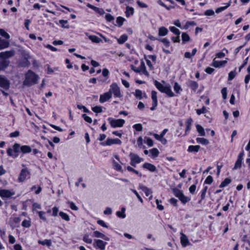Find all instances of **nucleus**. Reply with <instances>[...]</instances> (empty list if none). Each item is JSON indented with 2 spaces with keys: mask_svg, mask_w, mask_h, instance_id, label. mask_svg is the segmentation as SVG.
Returning a JSON list of instances; mask_svg holds the SVG:
<instances>
[{
  "mask_svg": "<svg viewBox=\"0 0 250 250\" xmlns=\"http://www.w3.org/2000/svg\"><path fill=\"white\" fill-rule=\"evenodd\" d=\"M38 77L32 71L29 70L25 75V79L23 81L25 85H32L37 83Z\"/></svg>",
  "mask_w": 250,
  "mask_h": 250,
  "instance_id": "f257e3e1",
  "label": "nucleus"
},
{
  "mask_svg": "<svg viewBox=\"0 0 250 250\" xmlns=\"http://www.w3.org/2000/svg\"><path fill=\"white\" fill-rule=\"evenodd\" d=\"M172 191L175 196L178 197L182 203H186L190 200V198L185 196L180 190L174 188Z\"/></svg>",
  "mask_w": 250,
  "mask_h": 250,
  "instance_id": "f03ea898",
  "label": "nucleus"
},
{
  "mask_svg": "<svg viewBox=\"0 0 250 250\" xmlns=\"http://www.w3.org/2000/svg\"><path fill=\"white\" fill-rule=\"evenodd\" d=\"M108 92L111 94L113 93L114 96L117 97H121L122 96L120 88L116 83H113L111 84Z\"/></svg>",
  "mask_w": 250,
  "mask_h": 250,
  "instance_id": "7ed1b4c3",
  "label": "nucleus"
},
{
  "mask_svg": "<svg viewBox=\"0 0 250 250\" xmlns=\"http://www.w3.org/2000/svg\"><path fill=\"white\" fill-rule=\"evenodd\" d=\"M15 194V192L13 190L2 189L0 188V197L2 198H9Z\"/></svg>",
  "mask_w": 250,
  "mask_h": 250,
  "instance_id": "20e7f679",
  "label": "nucleus"
},
{
  "mask_svg": "<svg viewBox=\"0 0 250 250\" xmlns=\"http://www.w3.org/2000/svg\"><path fill=\"white\" fill-rule=\"evenodd\" d=\"M109 123L112 127H122L123 126L125 121L123 119H113L111 118L108 119Z\"/></svg>",
  "mask_w": 250,
  "mask_h": 250,
  "instance_id": "39448f33",
  "label": "nucleus"
},
{
  "mask_svg": "<svg viewBox=\"0 0 250 250\" xmlns=\"http://www.w3.org/2000/svg\"><path fill=\"white\" fill-rule=\"evenodd\" d=\"M10 82L5 76L0 75V86L5 90H8Z\"/></svg>",
  "mask_w": 250,
  "mask_h": 250,
  "instance_id": "423d86ee",
  "label": "nucleus"
},
{
  "mask_svg": "<svg viewBox=\"0 0 250 250\" xmlns=\"http://www.w3.org/2000/svg\"><path fill=\"white\" fill-rule=\"evenodd\" d=\"M244 152H241L238 156L236 162L235 163L234 166L233 168V170L240 169L242 166V161L243 159Z\"/></svg>",
  "mask_w": 250,
  "mask_h": 250,
  "instance_id": "0eeeda50",
  "label": "nucleus"
},
{
  "mask_svg": "<svg viewBox=\"0 0 250 250\" xmlns=\"http://www.w3.org/2000/svg\"><path fill=\"white\" fill-rule=\"evenodd\" d=\"M29 174L30 172L27 168L22 169L19 177L18 180L20 182L24 181Z\"/></svg>",
  "mask_w": 250,
  "mask_h": 250,
  "instance_id": "6e6552de",
  "label": "nucleus"
},
{
  "mask_svg": "<svg viewBox=\"0 0 250 250\" xmlns=\"http://www.w3.org/2000/svg\"><path fill=\"white\" fill-rule=\"evenodd\" d=\"M28 55H25L20 61L19 65L21 67H28L30 64V62L28 61L29 58Z\"/></svg>",
  "mask_w": 250,
  "mask_h": 250,
  "instance_id": "1a4fd4ad",
  "label": "nucleus"
},
{
  "mask_svg": "<svg viewBox=\"0 0 250 250\" xmlns=\"http://www.w3.org/2000/svg\"><path fill=\"white\" fill-rule=\"evenodd\" d=\"M106 244V242H104L103 240L100 239H96L95 240V242L93 245L96 248L100 249L101 250H104L105 249Z\"/></svg>",
  "mask_w": 250,
  "mask_h": 250,
  "instance_id": "9d476101",
  "label": "nucleus"
},
{
  "mask_svg": "<svg viewBox=\"0 0 250 250\" xmlns=\"http://www.w3.org/2000/svg\"><path fill=\"white\" fill-rule=\"evenodd\" d=\"M15 55L14 50L6 51L0 53V58L5 59L13 56Z\"/></svg>",
  "mask_w": 250,
  "mask_h": 250,
  "instance_id": "9b49d317",
  "label": "nucleus"
},
{
  "mask_svg": "<svg viewBox=\"0 0 250 250\" xmlns=\"http://www.w3.org/2000/svg\"><path fill=\"white\" fill-rule=\"evenodd\" d=\"M121 141L119 139H108L105 143H102L101 145H107L110 146L113 144H118L120 145L121 144Z\"/></svg>",
  "mask_w": 250,
  "mask_h": 250,
  "instance_id": "f8f14e48",
  "label": "nucleus"
},
{
  "mask_svg": "<svg viewBox=\"0 0 250 250\" xmlns=\"http://www.w3.org/2000/svg\"><path fill=\"white\" fill-rule=\"evenodd\" d=\"M181 234V243L183 247H186L188 245H190V243L189 242V240L187 237V236L184 234L183 232H180Z\"/></svg>",
  "mask_w": 250,
  "mask_h": 250,
  "instance_id": "ddd939ff",
  "label": "nucleus"
},
{
  "mask_svg": "<svg viewBox=\"0 0 250 250\" xmlns=\"http://www.w3.org/2000/svg\"><path fill=\"white\" fill-rule=\"evenodd\" d=\"M228 62V59H226V60L222 61H216L214 59L213 60L211 65L214 66V67L218 68L221 67L222 66H224Z\"/></svg>",
  "mask_w": 250,
  "mask_h": 250,
  "instance_id": "4468645a",
  "label": "nucleus"
},
{
  "mask_svg": "<svg viewBox=\"0 0 250 250\" xmlns=\"http://www.w3.org/2000/svg\"><path fill=\"white\" fill-rule=\"evenodd\" d=\"M111 97V94L110 92H105L100 96L99 101L101 103H103L110 99Z\"/></svg>",
  "mask_w": 250,
  "mask_h": 250,
  "instance_id": "2eb2a0df",
  "label": "nucleus"
},
{
  "mask_svg": "<svg viewBox=\"0 0 250 250\" xmlns=\"http://www.w3.org/2000/svg\"><path fill=\"white\" fill-rule=\"evenodd\" d=\"M129 156L131 160H132L137 163H140L144 161V159L140 158L138 155L132 153H130Z\"/></svg>",
  "mask_w": 250,
  "mask_h": 250,
  "instance_id": "dca6fc26",
  "label": "nucleus"
},
{
  "mask_svg": "<svg viewBox=\"0 0 250 250\" xmlns=\"http://www.w3.org/2000/svg\"><path fill=\"white\" fill-rule=\"evenodd\" d=\"M139 188L140 189H142L145 193L146 196H149L151 194L152 192L151 190L146 187L144 186L142 184H140L139 186Z\"/></svg>",
  "mask_w": 250,
  "mask_h": 250,
  "instance_id": "f3484780",
  "label": "nucleus"
},
{
  "mask_svg": "<svg viewBox=\"0 0 250 250\" xmlns=\"http://www.w3.org/2000/svg\"><path fill=\"white\" fill-rule=\"evenodd\" d=\"M93 235L96 237L103 238L105 241H109L110 240V239L109 237L105 236L104 234L103 233H102L98 231H95L93 232Z\"/></svg>",
  "mask_w": 250,
  "mask_h": 250,
  "instance_id": "a211bd4d",
  "label": "nucleus"
},
{
  "mask_svg": "<svg viewBox=\"0 0 250 250\" xmlns=\"http://www.w3.org/2000/svg\"><path fill=\"white\" fill-rule=\"evenodd\" d=\"M139 70L140 71V73L142 72L143 74H145L146 76H148L149 74L147 71L146 69V67L145 65V63L143 61L141 62V64L139 67Z\"/></svg>",
  "mask_w": 250,
  "mask_h": 250,
  "instance_id": "6ab92c4d",
  "label": "nucleus"
},
{
  "mask_svg": "<svg viewBox=\"0 0 250 250\" xmlns=\"http://www.w3.org/2000/svg\"><path fill=\"white\" fill-rule=\"evenodd\" d=\"M143 167L146 168L151 172H154L156 170V167L152 164L150 163H146L143 166Z\"/></svg>",
  "mask_w": 250,
  "mask_h": 250,
  "instance_id": "aec40b11",
  "label": "nucleus"
},
{
  "mask_svg": "<svg viewBox=\"0 0 250 250\" xmlns=\"http://www.w3.org/2000/svg\"><path fill=\"white\" fill-rule=\"evenodd\" d=\"M9 45V42L8 41L0 38V49L7 48Z\"/></svg>",
  "mask_w": 250,
  "mask_h": 250,
  "instance_id": "412c9836",
  "label": "nucleus"
},
{
  "mask_svg": "<svg viewBox=\"0 0 250 250\" xmlns=\"http://www.w3.org/2000/svg\"><path fill=\"white\" fill-rule=\"evenodd\" d=\"M168 30L165 27H161L159 28L158 35L159 36H164L167 34Z\"/></svg>",
  "mask_w": 250,
  "mask_h": 250,
  "instance_id": "4be33fe9",
  "label": "nucleus"
},
{
  "mask_svg": "<svg viewBox=\"0 0 250 250\" xmlns=\"http://www.w3.org/2000/svg\"><path fill=\"white\" fill-rule=\"evenodd\" d=\"M162 93H166L169 97H173L174 96V94L171 91L169 85H166V87L165 88L164 90L163 91Z\"/></svg>",
  "mask_w": 250,
  "mask_h": 250,
  "instance_id": "5701e85b",
  "label": "nucleus"
},
{
  "mask_svg": "<svg viewBox=\"0 0 250 250\" xmlns=\"http://www.w3.org/2000/svg\"><path fill=\"white\" fill-rule=\"evenodd\" d=\"M9 63L8 61L4 59L0 61V70L5 68L9 65Z\"/></svg>",
  "mask_w": 250,
  "mask_h": 250,
  "instance_id": "b1692460",
  "label": "nucleus"
},
{
  "mask_svg": "<svg viewBox=\"0 0 250 250\" xmlns=\"http://www.w3.org/2000/svg\"><path fill=\"white\" fill-rule=\"evenodd\" d=\"M21 151L23 153H28L32 151V149L30 146L24 145L21 146Z\"/></svg>",
  "mask_w": 250,
  "mask_h": 250,
  "instance_id": "393cba45",
  "label": "nucleus"
},
{
  "mask_svg": "<svg viewBox=\"0 0 250 250\" xmlns=\"http://www.w3.org/2000/svg\"><path fill=\"white\" fill-rule=\"evenodd\" d=\"M200 148V146H188V151L189 152H197Z\"/></svg>",
  "mask_w": 250,
  "mask_h": 250,
  "instance_id": "a878e982",
  "label": "nucleus"
},
{
  "mask_svg": "<svg viewBox=\"0 0 250 250\" xmlns=\"http://www.w3.org/2000/svg\"><path fill=\"white\" fill-rule=\"evenodd\" d=\"M231 3V0H230L228 3L226 4V6L217 8L215 10L216 13H219L222 12L223 11L225 10L230 5Z\"/></svg>",
  "mask_w": 250,
  "mask_h": 250,
  "instance_id": "bb28decb",
  "label": "nucleus"
},
{
  "mask_svg": "<svg viewBox=\"0 0 250 250\" xmlns=\"http://www.w3.org/2000/svg\"><path fill=\"white\" fill-rule=\"evenodd\" d=\"M155 85L157 87V88L161 92L164 90L165 88L166 87V85L164 86L162 84H161L160 82L155 80L154 82Z\"/></svg>",
  "mask_w": 250,
  "mask_h": 250,
  "instance_id": "cd10ccee",
  "label": "nucleus"
},
{
  "mask_svg": "<svg viewBox=\"0 0 250 250\" xmlns=\"http://www.w3.org/2000/svg\"><path fill=\"white\" fill-rule=\"evenodd\" d=\"M188 86L193 90L196 91L198 87L197 83L193 81H190L188 82Z\"/></svg>",
  "mask_w": 250,
  "mask_h": 250,
  "instance_id": "c85d7f7f",
  "label": "nucleus"
},
{
  "mask_svg": "<svg viewBox=\"0 0 250 250\" xmlns=\"http://www.w3.org/2000/svg\"><path fill=\"white\" fill-rule=\"evenodd\" d=\"M89 39L93 42L99 43L102 42V40L97 36L94 35H90L88 37Z\"/></svg>",
  "mask_w": 250,
  "mask_h": 250,
  "instance_id": "c756f323",
  "label": "nucleus"
},
{
  "mask_svg": "<svg viewBox=\"0 0 250 250\" xmlns=\"http://www.w3.org/2000/svg\"><path fill=\"white\" fill-rule=\"evenodd\" d=\"M196 141L198 143L205 145H207L209 144V141L204 138H197Z\"/></svg>",
  "mask_w": 250,
  "mask_h": 250,
  "instance_id": "7c9ffc66",
  "label": "nucleus"
},
{
  "mask_svg": "<svg viewBox=\"0 0 250 250\" xmlns=\"http://www.w3.org/2000/svg\"><path fill=\"white\" fill-rule=\"evenodd\" d=\"M83 240L87 244H91L92 242V239L90 237L89 235L88 234H85L83 235Z\"/></svg>",
  "mask_w": 250,
  "mask_h": 250,
  "instance_id": "2f4dec72",
  "label": "nucleus"
},
{
  "mask_svg": "<svg viewBox=\"0 0 250 250\" xmlns=\"http://www.w3.org/2000/svg\"><path fill=\"white\" fill-rule=\"evenodd\" d=\"M134 13V9L132 7L127 6L126 7L125 14L127 17L130 15H133Z\"/></svg>",
  "mask_w": 250,
  "mask_h": 250,
  "instance_id": "473e14b6",
  "label": "nucleus"
},
{
  "mask_svg": "<svg viewBox=\"0 0 250 250\" xmlns=\"http://www.w3.org/2000/svg\"><path fill=\"white\" fill-rule=\"evenodd\" d=\"M196 128L197 131L200 134L201 136H204L205 135L204 129L201 125H196Z\"/></svg>",
  "mask_w": 250,
  "mask_h": 250,
  "instance_id": "72a5a7b5",
  "label": "nucleus"
},
{
  "mask_svg": "<svg viewBox=\"0 0 250 250\" xmlns=\"http://www.w3.org/2000/svg\"><path fill=\"white\" fill-rule=\"evenodd\" d=\"M127 36L126 35L124 34L118 39L117 41L119 44H123L127 40Z\"/></svg>",
  "mask_w": 250,
  "mask_h": 250,
  "instance_id": "f704fd0d",
  "label": "nucleus"
},
{
  "mask_svg": "<svg viewBox=\"0 0 250 250\" xmlns=\"http://www.w3.org/2000/svg\"><path fill=\"white\" fill-rule=\"evenodd\" d=\"M182 40L183 43H185L190 40V37L186 33H183L182 34Z\"/></svg>",
  "mask_w": 250,
  "mask_h": 250,
  "instance_id": "c9c22d12",
  "label": "nucleus"
},
{
  "mask_svg": "<svg viewBox=\"0 0 250 250\" xmlns=\"http://www.w3.org/2000/svg\"><path fill=\"white\" fill-rule=\"evenodd\" d=\"M231 182V180L229 178H226L220 185L219 187L221 188H224L230 184Z\"/></svg>",
  "mask_w": 250,
  "mask_h": 250,
  "instance_id": "e433bc0d",
  "label": "nucleus"
},
{
  "mask_svg": "<svg viewBox=\"0 0 250 250\" xmlns=\"http://www.w3.org/2000/svg\"><path fill=\"white\" fill-rule=\"evenodd\" d=\"M38 243L42 245H46L48 247H50L51 245V240L48 239H45L43 241L39 240Z\"/></svg>",
  "mask_w": 250,
  "mask_h": 250,
  "instance_id": "4c0bfd02",
  "label": "nucleus"
},
{
  "mask_svg": "<svg viewBox=\"0 0 250 250\" xmlns=\"http://www.w3.org/2000/svg\"><path fill=\"white\" fill-rule=\"evenodd\" d=\"M59 215L62 217V218L65 221H68L70 220V218L68 215L64 212L61 211L59 212Z\"/></svg>",
  "mask_w": 250,
  "mask_h": 250,
  "instance_id": "58836bf2",
  "label": "nucleus"
},
{
  "mask_svg": "<svg viewBox=\"0 0 250 250\" xmlns=\"http://www.w3.org/2000/svg\"><path fill=\"white\" fill-rule=\"evenodd\" d=\"M13 148L14 152H15V154H18V153L20 152V150H21V146L20 144L17 143L15 144L13 146Z\"/></svg>",
  "mask_w": 250,
  "mask_h": 250,
  "instance_id": "ea45409f",
  "label": "nucleus"
},
{
  "mask_svg": "<svg viewBox=\"0 0 250 250\" xmlns=\"http://www.w3.org/2000/svg\"><path fill=\"white\" fill-rule=\"evenodd\" d=\"M169 29L176 36H180L181 32L178 29L175 28L174 26H171L169 27Z\"/></svg>",
  "mask_w": 250,
  "mask_h": 250,
  "instance_id": "a19ab883",
  "label": "nucleus"
},
{
  "mask_svg": "<svg viewBox=\"0 0 250 250\" xmlns=\"http://www.w3.org/2000/svg\"><path fill=\"white\" fill-rule=\"evenodd\" d=\"M151 98L152 100V103H154V104L156 103H157V92L155 91H152L151 92Z\"/></svg>",
  "mask_w": 250,
  "mask_h": 250,
  "instance_id": "79ce46f5",
  "label": "nucleus"
},
{
  "mask_svg": "<svg viewBox=\"0 0 250 250\" xmlns=\"http://www.w3.org/2000/svg\"><path fill=\"white\" fill-rule=\"evenodd\" d=\"M150 152L151 153L152 156H153V157H157L159 153L158 149H157L156 148H153L151 149V150H150Z\"/></svg>",
  "mask_w": 250,
  "mask_h": 250,
  "instance_id": "37998d69",
  "label": "nucleus"
},
{
  "mask_svg": "<svg viewBox=\"0 0 250 250\" xmlns=\"http://www.w3.org/2000/svg\"><path fill=\"white\" fill-rule=\"evenodd\" d=\"M67 22L68 21L66 20H61L59 21V23L62 25V27L64 28L68 29L69 28V26L68 25H65Z\"/></svg>",
  "mask_w": 250,
  "mask_h": 250,
  "instance_id": "c03bdc74",
  "label": "nucleus"
},
{
  "mask_svg": "<svg viewBox=\"0 0 250 250\" xmlns=\"http://www.w3.org/2000/svg\"><path fill=\"white\" fill-rule=\"evenodd\" d=\"M159 41L163 42L166 47H168L170 45V42L168 41V39L167 38H164V39H158Z\"/></svg>",
  "mask_w": 250,
  "mask_h": 250,
  "instance_id": "a18cd8bd",
  "label": "nucleus"
},
{
  "mask_svg": "<svg viewBox=\"0 0 250 250\" xmlns=\"http://www.w3.org/2000/svg\"><path fill=\"white\" fill-rule=\"evenodd\" d=\"M13 151H14V150L12 148H9L7 150V154L9 156H12L14 158H16L18 156V154H15V153L14 154Z\"/></svg>",
  "mask_w": 250,
  "mask_h": 250,
  "instance_id": "49530a36",
  "label": "nucleus"
},
{
  "mask_svg": "<svg viewBox=\"0 0 250 250\" xmlns=\"http://www.w3.org/2000/svg\"><path fill=\"white\" fill-rule=\"evenodd\" d=\"M192 122V120L191 118H189L187 120L186 122L187 128L186 129V132H187L190 130Z\"/></svg>",
  "mask_w": 250,
  "mask_h": 250,
  "instance_id": "de8ad7c7",
  "label": "nucleus"
},
{
  "mask_svg": "<svg viewBox=\"0 0 250 250\" xmlns=\"http://www.w3.org/2000/svg\"><path fill=\"white\" fill-rule=\"evenodd\" d=\"M0 35L6 39L10 38L9 35L3 29H0Z\"/></svg>",
  "mask_w": 250,
  "mask_h": 250,
  "instance_id": "09e8293b",
  "label": "nucleus"
},
{
  "mask_svg": "<svg viewBox=\"0 0 250 250\" xmlns=\"http://www.w3.org/2000/svg\"><path fill=\"white\" fill-rule=\"evenodd\" d=\"M133 127L137 131H141L143 129V126L141 124H135Z\"/></svg>",
  "mask_w": 250,
  "mask_h": 250,
  "instance_id": "8fccbe9b",
  "label": "nucleus"
},
{
  "mask_svg": "<svg viewBox=\"0 0 250 250\" xmlns=\"http://www.w3.org/2000/svg\"><path fill=\"white\" fill-rule=\"evenodd\" d=\"M113 167L115 169H116L118 171H122V168L121 166L117 162H116L115 161H113Z\"/></svg>",
  "mask_w": 250,
  "mask_h": 250,
  "instance_id": "3c124183",
  "label": "nucleus"
},
{
  "mask_svg": "<svg viewBox=\"0 0 250 250\" xmlns=\"http://www.w3.org/2000/svg\"><path fill=\"white\" fill-rule=\"evenodd\" d=\"M37 213L39 214V215L40 216V218L41 219L46 221L47 219L46 217L45 216V212L43 211H38Z\"/></svg>",
  "mask_w": 250,
  "mask_h": 250,
  "instance_id": "603ef678",
  "label": "nucleus"
},
{
  "mask_svg": "<svg viewBox=\"0 0 250 250\" xmlns=\"http://www.w3.org/2000/svg\"><path fill=\"white\" fill-rule=\"evenodd\" d=\"M135 96L137 98L141 99L142 98V92L140 90L136 89L135 90Z\"/></svg>",
  "mask_w": 250,
  "mask_h": 250,
  "instance_id": "864d4df0",
  "label": "nucleus"
},
{
  "mask_svg": "<svg viewBox=\"0 0 250 250\" xmlns=\"http://www.w3.org/2000/svg\"><path fill=\"white\" fill-rule=\"evenodd\" d=\"M174 89L175 91L177 93H179L180 91L182 90L180 85L177 83H175Z\"/></svg>",
  "mask_w": 250,
  "mask_h": 250,
  "instance_id": "5fc2aeb1",
  "label": "nucleus"
},
{
  "mask_svg": "<svg viewBox=\"0 0 250 250\" xmlns=\"http://www.w3.org/2000/svg\"><path fill=\"white\" fill-rule=\"evenodd\" d=\"M236 75V72L235 71H232L229 73L228 80L230 81L232 80Z\"/></svg>",
  "mask_w": 250,
  "mask_h": 250,
  "instance_id": "6e6d98bb",
  "label": "nucleus"
},
{
  "mask_svg": "<svg viewBox=\"0 0 250 250\" xmlns=\"http://www.w3.org/2000/svg\"><path fill=\"white\" fill-rule=\"evenodd\" d=\"M92 110L95 113H101L103 111L102 107L99 106L93 107Z\"/></svg>",
  "mask_w": 250,
  "mask_h": 250,
  "instance_id": "4d7b16f0",
  "label": "nucleus"
},
{
  "mask_svg": "<svg viewBox=\"0 0 250 250\" xmlns=\"http://www.w3.org/2000/svg\"><path fill=\"white\" fill-rule=\"evenodd\" d=\"M156 203L157 205V208L160 210H162L164 209V207L161 205L162 201L159 200L158 199L156 200Z\"/></svg>",
  "mask_w": 250,
  "mask_h": 250,
  "instance_id": "13d9d810",
  "label": "nucleus"
},
{
  "mask_svg": "<svg viewBox=\"0 0 250 250\" xmlns=\"http://www.w3.org/2000/svg\"><path fill=\"white\" fill-rule=\"evenodd\" d=\"M124 21L125 19L123 18L119 17L117 18L116 22L119 24V26H121L123 24Z\"/></svg>",
  "mask_w": 250,
  "mask_h": 250,
  "instance_id": "bf43d9fd",
  "label": "nucleus"
},
{
  "mask_svg": "<svg viewBox=\"0 0 250 250\" xmlns=\"http://www.w3.org/2000/svg\"><path fill=\"white\" fill-rule=\"evenodd\" d=\"M126 168L128 171L133 172L136 173V174L139 175L140 177L142 176L141 174L139 173V172L138 171L136 170L135 169H134L132 167H130V166L127 167Z\"/></svg>",
  "mask_w": 250,
  "mask_h": 250,
  "instance_id": "052dcab7",
  "label": "nucleus"
},
{
  "mask_svg": "<svg viewBox=\"0 0 250 250\" xmlns=\"http://www.w3.org/2000/svg\"><path fill=\"white\" fill-rule=\"evenodd\" d=\"M213 182L212 177L209 175L208 176L205 180V183L207 184H211Z\"/></svg>",
  "mask_w": 250,
  "mask_h": 250,
  "instance_id": "680f3d73",
  "label": "nucleus"
},
{
  "mask_svg": "<svg viewBox=\"0 0 250 250\" xmlns=\"http://www.w3.org/2000/svg\"><path fill=\"white\" fill-rule=\"evenodd\" d=\"M82 117L83 118V119L85 120V121H86L87 123H91L92 121V119L90 117L88 116L87 115H86L85 114H83L82 115Z\"/></svg>",
  "mask_w": 250,
  "mask_h": 250,
  "instance_id": "e2e57ef3",
  "label": "nucleus"
},
{
  "mask_svg": "<svg viewBox=\"0 0 250 250\" xmlns=\"http://www.w3.org/2000/svg\"><path fill=\"white\" fill-rule=\"evenodd\" d=\"M207 111V109L205 106H203L201 109H198L196 110V113L198 115H200L202 113H204Z\"/></svg>",
  "mask_w": 250,
  "mask_h": 250,
  "instance_id": "0e129e2a",
  "label": "nucleus"
},
{
  "mask_svg": "<svg viewBox=\"0 0 250 250\" xmlns=\"http://www.w3.org/2000/svg\"><path fill=\"white\" fill-rule=\"evenodd\" d=\"M221 93L222 94L223 99H226L227 97V88L226 87L223 88L221 90Z\"/></svg>",
  "mask_w": 250,
  "mask_h": 250,
  "instance_id": "69168bd1",
  "label": "nucleus"
},
{
  "mask_svg": "<svg viewBox=\"0 0 250 250\" xmlns=\"http://www.w3.org/2000/svg\"><path fill=\"white\" fill-rule=\"evenodd\" d=\"M109 71L106 68H104L102 71V75L104 77L108 78L109 75Z\"/></svg>",
  "mask_w": 250,
  "mask_h": 250,
  "instance_id": "338daca9",
  "label": "nucleus"
},
{
  "mask_svg": "<svg viewBox=\"0 0 250 250\" xmlns=\"http://www.w3.org/2000/svg\"><path fill=\"white\" fill-rule=\"evenodd\" d=\"M22 226L24 227L28 228L30 226V222L28 220H24L22 222Z\"/></svg>",
  "mask_w": 250,
  "mask_h": 250,
  "instance_id": "774afa93",
  "label": "nucleus"
}]
</instances>
